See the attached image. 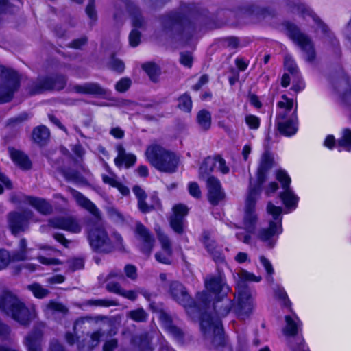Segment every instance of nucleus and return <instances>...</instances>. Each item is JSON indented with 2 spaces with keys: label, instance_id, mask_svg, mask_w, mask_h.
Here are the masks:
<instances>
[{
  "label": "nucleus",
  "instance_id": "9b49d317",
  "mask_svg": "<svg viewBox=\"0 0 351 351\" xmlns=\"http://www.w3.org/2000/svg\"><path fill=\"white\" fill-rule=\"evenodd\" d=\"M66 84V78L63 75H40L29 81L27 90L30 95H35L53 90H62Z\"/></svg>",
  "mask_w": 351,
  "mask_h": 351
},
{
  "label": "nucleus",
  "instance_id": "4d7b16f0",
  "mask_svg": "<svg viewBox=\"0 0 351 351\" xmlns=\"http://www.w3.org/2000/svg\"><path fill=\"white\" fill-rule=\"evenodd\" d=\"M203 243L208 252L212 250H216L219 246L216 244L215 241L210 238L208 232H204L203 234Z\"/></svg>",
  "mask_w": 351,
  "mask_h": 351
},
{
  "label": "nucleus",
  "instance_id": "a211bd4d",
  "mask_svg": "<svg viewBox=\"0 0 351 351\" xmlns=\"http://www.w3.org/2000/svg\"><path fill=\"white\" fill-rule=\"evenodd\" d=\"M208 189V200L213 206H217L226 198V193L222 189L221 182L215 176H209L206 179Z\"/></svg>",
  "mask_w": 351,
  "mask_h": 351
},
{
  "label": "nucleus",
  "instance_id": "a878e982",
  "mask_svg": "<svg viewBox=\"0 0 351 351\" xmlns=\"http://www.w3.org/2000/svg\"><path fill=\"white\" fill-rule=\"evenodd\" d=\"M232 300L226 295L217 296L213 302V308L219 317H226L232 308Z\"/></svg>",
  "mask_w": 351,
  "mask_h": 351
},
{
  "label": "nucleus",
  "instance_id": "7c9ffc66",
  "mask_svg": "<svg viewBox=\"0 0 351 351\" xmlns=\"http://www.w3.org/2000/svg\"><path fill=\"white\" fill-rule=\"evenodd\" d=\"M104 335L101 329L93 332L90 335V339H84L78 344L80 351H93L95 347L97 346L100 342V339Z\"/></svg>",
  "mask_w": 351,
  "mask_h": 351
},
{
  "label": "nucleus",
  "instance_id": "680f3d73",
  "mask_svg": "<svg viewBox=\"0 0 351 351\" xmlns=\"http://www.w3.org/2000/svg\"><path fill=\"white\" fill-rule=\"evenodd\" d=\"M47 307L49 310L60 312L64 314L68 312V309L65 306L61 303L56 302L54 301L49 302L47 304Z\"/></svg>",
  "mask_w": 351,
  "mask_h": 351
},
{
  "label": "nucleus",
  "instance_id": "e433bc0d",
  "mask_svg": "<svg viewBox=\"0 0 351 351\" xmlns=\"http://www.w3.org/2000/svg\"><path fill=\"white\" fill-rule=\"evenodd\" d=\"M62 174L67 181H71L75 184L82 185L88 184L87 180L77 170L68 169L63 171Z\"/></svg>",
  "mask_w": 351,
  "mask_h": 351
},
{
  "label": "nucleus",
  "instance_id": "5701e85b",
  "mask_svg": "<svg viewBox=\"0 0 351 351\" xmlns=\"http://www.w3.org/2000/svg\"><path fill=\"white\" fill-rule=\"evenodd\" d=\"M67 191H69L71 193V195L75 199L79 206L86 209L95 217H99L100 212L99 209L90 199L86 197L82 193H80L77 190L70 186L67 187Z\"/></svg>",
  "mask_w": 351,
  "mask_h": 351
},
{
  "label": "nucleus",
  "instance_id": "8fccbe9b",
  "mask_svg": "<svg viewBox=\"0 0 351 351\" xmlns=\"http://www.w3.org/2000/svg\"><path fill=\"white\" fill-rule=\"evenodd\" d=\"M157 237H158V239L161 244L162 250H167V254L169 255L171 253V251H173V250L171 248V243L169 237L166 234H165L163 232H162L160 230L157 231Z\"/></svg>",
  "mask_w": 351,
  "mask_h": 351
},
{
  "label": "nucleus",
  "instance_id": "052dcab7",
  "mask_svg": "<svg viewBox=\"0 0 351 351\" xmlns=\"http://www.w3.org/2000/svg\"><path fill=\"white\" fill-rule=\"evenodd\" d=\"M141 32L136 29H132L129 35V43L130 45L135 47L138 46L141 42Z\"/></svg>",
  "mask_w": 351,
  "mask_h": 351
},
{
  "label": "nucleus",
  "instance_id": "e2e57ef3",
  "mask_svg": "<svg viewBox=\"0 0 351 351\" xmlns=\"http://www.w3.org/2000/svg\"><path fill=\"white\" fill-rule=\"evenodd\" d=\"M107 282L108 283L106 285V289L110 293H114L120 295L123 290L121 285L119 282H112L110 280Z\"/></svg>",
  "mask_w": 351,
  "mask_h": 351
},
{
  "label": "nucleus",
  "instance_id": "de8ad7c7",
  "mask_svg": "<svg viewBox=\"0 0 351 351\" xmlns=\"http://www.w3.org/2000/svg\"><path fill=\"white\" fill-rule=\"evenodd\" d=\"M29 115L27 112H22L14 117L9 119L7 121L6 125L10 128L16 127L21 124L23 122L27 121Z\"/></svg>",
  "mask_w": 351,
  "mask_h": 351
},
{
  "label": "nucleus",
  "instance_id": "473e14b6",
  "mask_svg": "<svg viewBox=\"0 0 351 351\" xmlns=\"http://www.w3.org/2000/svg\"><path fill=\"white\" fill-rule=\"evenodd\" d=\"M31 251L30 248L27 247V240L22 238L19 243L18 249L12 252L11 259L13 261H23L29 259L28 253Z\"/></svg>",
  "mask_w": 351,
  "mask_h": 351
},
{
  "label": "nucleus",
  "instance_id": "39448f33",
  "mask_svg": "<svg viewBox=\"0 0 351 351\" xmlns=\"http://www.w3.org/2000/svg\"><path fill=\"white\" fill-rule=\"evenodd\" d=\"M169 293L178 304L186 308L196 311L198 315L206 311L210 303V298L206 292L197 293L194 301L189 295L186 287L178 281L170 282Z\"/></svg>",
  "mask_w": 351,
  "mask_h": 351
},
{
  "label": "nucleus",
  "instance_id": "7ed1b4c3",
  "mask_svg": "<svg viewBox=\"0 0 351 351\" xmlns=\"http://www.w3.org/2000/svg\"><path fill=\"white\" fill-rule=\"evenodd\" d=\"M0 310L23 326H28L36 317L33 305L26 306L16 295L8 290L0 293Z\"/></svg>",
  "mask_w": 351,
  "mask_h": 351
},
{
  "label": "nucleus",
  "instance_id": "393cba45",
  "mask_svg": "<svg viewBox=\"0 0 351 351\" xmlns=\"http://www.w3.org/2000/svg\"><path fill=\"white\" fill-rule=\"evenodd\" d=\"M25 201L43 215H50L53 212L52 205L45 199L33 196H25Z\"/></svg>",
  "mask_w": 351,
  "mask_h": 351
},
{
  "label": "nucleus",
  "instance_id": "bf43d9fd",
  "mask_svg": "<svg viewBox=\"0 0 351 351\" xmlns=\"http://www.w3.org/2000/svg\"><path fill=\"white\" fill-rule=\"evenodd\" d=\"M245 123L252 130H256L260 125V119L258 117L249 114L245 117Z\"/></svg>",
  "mask_w": 351,
  "mask_h": 351
},
{
  "label": "nucleus",
  "instance_id": "6ab92c4d",
  "mask_svg": "<svg viewBox=\"0 0 351 351\" xmlns=\"http://www.w3.org/2000/svg\"><path fill=\"white\" fill-rule=\"evenodd\" d=\"M43 326L40 325L34 327L32 330L25 337L24 344L27 351H42Z\"/></svg>",
  "mask_w": 351,
  "mask_h": 351
},
{
  "label": "nucleus",
  "instance_id": "603ef678",
  "mask_svg": "<svg viewBox=\"0 0 351 351\" xmlns=\"http://www.w3.org/2000/svg\"><path fill=\"white\" fill-rule=\"evenodd\" d=\"M284 65L285 69L291 74V75H298V66L290 55H286L284 58Z\"/></svg>",
  "mask_w": 351,
  "mask_h": 351
},
{
  "label": "nucleus",
  "instance_id": "c03bdc74",
  "mask_svg": "<svg viewBox=\"0 0 351 351\" xmlns=\"http://www.w3.org/2000/svg\"><path fill=\"white\" fill-rule=\"evenodd\" d=\"M107 65L110 69L119 73H123L125 69L124 62L121 60L117 58L114 54L111 55Z\"/></svg>",
  "mask_w": 351,
  "mask_h": 351
},
{
  "label": "nucleus",
  "instance_id": "338daca9",
  "mask_svg": "<svg viewBox=\"0 0 351 351\" xmlns=\"http://www.w3.org/2000/svg\"><path fill=\"white\" fill-rule=\"evenodd\" d=\"M95 1L88 0V3L86 8V12L89 18L93 21L97 20V12L95 9Z\"/></svg>",
  "mask_w": 351,
  "mask_h": 351
},
{
  "label": "nucleus",
  "instance_id": "2eb2a0df",
  "mask_svg": "<svg viewBox=\"0 0 351 351\" xmlns=\"http://www.w3.org/2000/svg\"><path fill=\"white\" fill-rule=\"evenodd\" d=\"M276 179L281 183L284 192L280 194V197L289 210L296 208L298 202V197L289 188L291 178L283 170H279L276 173Z\"/></svg>",
  "mask_w": 351,
  "mask_h": 351
},
{
  "label": "nucleus",
  "instance_id": "69168bd1",
  "mask_svg": "<svg viewBox=\"0 0 351 351\" xmlns=\"http://www.w3.org/2000/svg\"><path fill=\"white\" fill-rule=\"evenodd\" d=\"M87 42V37L84 36L81 38L73 40L72 42L68 44L67 47L69 48L80 49L82 46L85 45Z\"/></svg>",
  "mask_w": 351,
  "mask_h": 351
},
{
  "label": "nucleus",
  "instance_id": "f8f14e48",
  "mask_svg": "<svg viewBox=\"0 0 351 351\" xmlns=\"http://www.w3.org/2000/svg\"><path fill=\"white\" fill-rule=\"evenodd\" d=\"M20 87V77L14 70L0 65V104L10 101Z\"/></svg>",
  "mask_w": 351,
  "mask_h": 351
},
{
  "label": "nucleus",
  "instance_id": "774afa93",
  "mask_svg": "<svg viewBox=\"0 0 351 351\" xmlns=\"http://www.w3.org/2000/svg\"><path fill=\"white\" fill-rule=\"evenodd\" d=\"M146 199H143L141 200L138 201V208L143 213H149L150 211L155 209L154 204L149 205L146 202Z\"/></svg>",
  "mask_w": 351,
  "mask_h": 351
},
{
  "label": "nucleus",
  "instance_id": "f3484780",
  "mask_svg": "<svg viewBox=\"0 0 351 351\" xmlns=\"http://www.w3.org/2000/svg\"><path fill=\"white\" fill-rule=\"evenodd\" d=\"M48 225L53 228L62 229L71 233H79L82 230L77 219L73 216H60L49 219Z\"/></svg>",
  "mask_w": 351,
  "mask_h": 351
},
{
  "label": "nucleus",
  "instance_id": "a19ab883",
  "mask_svg": "<svg viewBox=\"0 0 351 351\" xmlns=\"http://www.w3.org/2000/svg\"><path fill=\"white\" fill-rule=\"evenodd\" d=\"M142 68L152 81L155 82L160 74V69L155 63L147 62L143 64Z\"/></svg>",
  "mask_w": 351,
  "mask_h": 351
},
{
  "label": "nucleus",
  "instance_id": "412c9836",
  "mask_svg": "<svg viewBox=\"0 0 351 351\" xmlns=\"http://www.w3.org/2000/svg\"><path fill=\"white\" fill-rule=\"evenodd\" d=\"M205 285L208 291L219 295H226L230 291L229 287L226 285L221 276H212L205 280Z\"/></svg>",
  "mask_w": 351,
  "mask_h": 351
},
{
  "label": "nucleus",
  "instance_id": "3c124183",
  "mask_svg": "<svg viewBox=\"0 0 351 351\" xmlns=\"http://www.w3.org/2000/svg\"><path fill=\"white\" fill-rule=\"evenodd\" d=\"M156 260L162 264L171 265L172 263L173 259V251H171V253L169 256L167 254V250H162L161 252H158L155 254Z\"/></svg>",
  "mask_w": 351,
  "mask_h": 351
},
{
  "label": "nucleus",
  "instance_id": "0e129e2a",
  "mask_svg": "<svg viewBox=\"0 0 351 351\" xmlns=\"http://www.w3.org/2000/svg\"><path fill=\"white\" fill-rule=\"evenodd\" d=\"M180 62L184 66L191 68L193 64V57L189 52H181L180 54Z\"/></svg>",
  "mask_w": 351,
  "mask_h": 351
},
{
  "label": "nucleus",
  "instance_id": "423d86ee",
  "mask_svg": "<svg viewBox=\"0 0 351 351\" xmlns=\"http://www.w3.org/2000/svg\"><path fill=\"white\" fill-rule=\"evenodd\" d=\"M145 155L149 162L160 171L171 173L177 169L178 159L176 156L159 145L149 146Z\"/></svg>",
  "mask_w": 351,
  "mask_h": 351
},
{
  "label": "nucleus",
  "instance_id": "6e6552de",
  "mask_svg": "<svg viewBox=\"0 0 351 351\" xmlns=\"http://www.w3.org/2000/svg\"><path fill=\"white\" fill-rule=\"evenodd\" d=\"M282 98L285 101H279L277 105L280 108H285V110L276 117V125L281 134L291 136L298 131L297 109L295 108L291 115L288 117V112L293 108V101L285 95H283Z\"/></svg>",
  "mask_w": 351,
  "mask_h": 351
},
{
  "label": "nucleus",
  "instance_id": "4c0bfd02",
  "mask_svg": "<svg viewBox=\"0 0 351 351\" xmlns=\"http://www.w3.org/2000/svg\"><path fill=\"white\" fill-rule=\"evenodd\" d=\"M286 326L283 330L284 334L287 336H295L298 332V323L300 322L298 317L295 319H293L291 316L287 315L285 317Z\"/></svg>",
  "mask_w": 351,
  "mask_h": 351
},
{
  "label": "nucleus",
  "instance_id": "20e7f679",
  "mask_svg": "<svg viewBox=\"0 0 351 351\" xmlns=\"http://www.w3.org/2000/svg\"><path fill=\"white\" fill-rule=\"evenodd\" d=\"M239 277V280L237 286V303L234 307V312L239 319H245L252 314L254 307L252 291L246 282H259L261 277L256 276L244 269L240 271Z\"/></svg>",
  "mask_w": 351,
  "mask_h": 351
},
{
  "label": "nucleus",
  "instance_id": "cd10ccee",
  "mask_svg": "<svg viewBox=\"0 0 351 351\" xmlns=\"http://www.w3.org/2000/svg\"><path fill=\"white\" fill-rule=\"evenodd\" d=\"M151 340L152 338L147 332L136 335L132 339V343L134 346V351H153Z\"/></svg>",
  "mask_w": 351,
  "mask_h": 351
},
{
  "label": "nucleus",
  "instance_id": "bb28decb",
  "mask_svg": "<svg viewBox=\"0 0 351 351\" xmlns=\"http://www.w3.org/2000/svg\"><path fill=\"white\" fill-rule=\"evenodd\" d=\"M312 17H313L314 21L317 23L318 29L321 30V32L326 36V42H328L330 43L331 47L333 49L334 53L337 56H339L341 53V49L339 47V43L336 37L333 35L332 33L330 32L328 27L324 24L317 17H314L312 14Z\"/></svg>",
  "mask_w": 351,
  "mask_h": 351
},
{
  "label": "nucleus",
  "instance_id": "f03ea898",
  "mask_svg": "<svg viewBox=\"0 0 351 351\" xmlns=\"http://www.w3.org/2000/svg\"><path fill=\"white\" fill-rule=\"evenodd\" d=\"M274 159L269 153L265 152L261 158V163L257 170L256 182L252 184L250 181L247 195L245 203L244 221L246 229L252 232L255 228L256 214L255 206L257 199L261 195L262 185L266 181L267 173L273 167Z\"/></svg>",
  "mask_w": 351,
  "mask_h": 351
},
{
  "label": "nucleus",
  "instance_id": "dca6fc26",
  "mask_svg": "<svg viewBox=\"0 0 351 351\" xmlns=\"http://www.w3.org/2000/svg\"><path fill=\"white\" fill-rule=\"evenodd\" d=\"M134 233L136 238L141 241L140 250L147 257L149 256L155 239L149 230L140 221L136 223Z\"/></svg>",
  "mask_w": 351,
  "mask_h": 351
},
{
  "label": "nucleus",
  "instance_id": "f704fd0d",
  "mask_svg": "<svg viewBox=\"0 0 351 351\" xmlns=\"http://www.w3.org/2000/svg\"><path fill=\"white\" fill-rule=\"evenodd\" d=\"M49 130L45 125L37 126L34 128L32 134V140L40 145L46 144L49 138Z\"/></svg>",
  "mask_w": 351,
  "mask_h": 351
},
{
  "label": "nucleus",
  "instance_id": "2f4dec72",
  "mask_svg": "<svg viewBox=\"0 0 351 351\" xmlns=\"http://www.w3.org/2000/svg\"><path fill=\"white\" fill-rule=\"evenodd\" d=\"M235 14L237 16L254 15L258 19H263L269 14V12L265 8H261L256 5H249L238 7L235 11Z\"/></svg>",
  "mask_w": 351,
  "mask_h": 351
},
{
  "label": "nucleus",
  "instance_id": "13d9d810",
  "mask_svg": "<svg viewBox=\"0 0 351 351\" xmlns=\"http://www.w3.org/2000/svg\"><path fill=\"white\" fill-rule=\"evenodd\" d=\"M11 261V256L8 251L5 250H0V270L8 267Z\"/></svg>",
  "mask_w": 351,
  "mask_h": 351
},
{
  "label": "nucleus",
  "instance_id": "49530a36",
  "mask_svg": "<svg viewBox=\"0 0 351 351\" xmlns=\"http://www.w3.org/2000/svg\"><path fill=\"white\" fill-rule=\"evenodd\" d=\"M342 84H346L349 87V90H348L346 93H344L341 96L342 101L347 104L348 106H351V84L347 80H341L340 82H336L335 84V88L337 90L338 92H340L339 87Z\"/></svg>",
  "mask_w": 351,
  "mask_h": 351
},
{
  "label": "nucleus",
  "instance_id": "4be33fe9",
  "mask_svg": "<svg viewBox=\"0 0 351 351\" xmlns=\"http://www.w3.org/2000/svg\"><path fill=\"white\" fill-rule=\"evenodd\" d=\"M73 89L77 93L89 94L102 97H106L109 93V90L95 82H86L82 85H75Z\"/></svg>",
  "mask_w": 351,
  "mask_h": 351
},
{
  "label": "nucleus",
  "instance_id": "c85d7f7f",
  "mask_svg": "<svg viewBox=\"0 0 351 351\" xmlns=\"http://www.w3.org/2000/svg\"><path fill=\"white\" fill-rule=\"evenodd\" d=\"M10 156L14 162L20 168L24 170L30 169L32 167V162L24 152L17 150L13 147L8 148Z\"/></svg>",
  "mask_w": 351,
  "mask_h": 351
},
{
  "label": "nucleus",
  "instance_id": "9d476101",
  "mask_svg": "<svg viewBox=\"0 0 351 351\" xmlns=\"http://www.w3.org/2000/svg\"><path fill=\"white\" fill-rule=\"evenodd\" d=\"M284 25L287 35L300 49L306 61L314 62L316 58V51L311 38L302 32L294 23L285 22Z\"/></svg>",
  "mask_w": 351,
  "mask_h": 351
},
{
  "label": "nucleus",
  "instance_id": "864d4df0",
  "mask_svg": "<svg viewBox=\"0 0 351 351\" xmlns=\"http://www.w3.org/2000/svg\"><path fill=\"white\" fill-rule=\"evenodd\" d=\"M128 316L135 322H145L147 319V314L143 308H138L136 310L130 311L128 313Z\"/></svg>",
  "mask_w": 351,
  "mask_h": 351
},
{
  "label": "nucleus",
  "instance_id": "6e6d98bb",
  "mask_svg": "<svg viewBox=\"0 0 351 351\" xmlns=\"http://www.w3.org/2000/svg\"><path fill=\"white\" fill-rule=\"evenodd\" d=\"M124 274L127 278L130 279L132 281H134L138 278L137 269L136 267L132 264H127L125 265Z\"/></svg>",
  "mask_w": 351,
  "mask_h": 351
},
{
  "label": "nucleus",
  "instance_id": "c9c22d12",
  "mask_svg": "<svg viewBox=\"0 0 351 351\" xmlns=\"http://www.w3.org/2000/svg\"><path fill=\"white\" fill-rule=\"evenodd\" d=\"M215 165V157L208 156L206 158L199 169V178L202 180L207 179L210 176V173L214 170Z\"/></svg>",
  "mask_w": 351,
  "mask_h": 351
},
{
  "label": "nucleus",
  "instance_id": "58836bf2",
  "mask_svg": "<svg viewBox=\"0 0 351 351\" xmlns=\"http://www.w3.org/2000/svg\"><path fill=\"white\" fill-rule=\"evenodd\" d=\"M129 12L132 18V25L135 28H143L145 25V21L139 8L136 6H130Z\"/></svg>",
  "mask_w": 351,
  "mask_h": 351
},
{
  "label": "nucleus",
  "instance_id": "b1692460",
  "mask_svg": "<svg viewBox=\"0 0 351 351\" xmlns=\"http://www.w3.org/2000/svg\"><path fill=\"white\" fill-rule=\"evenodd\" d=\"M160 319L165 329L179 343L184 342V331L174 325L170 315L166 313H161Z\"/></svg>",
  "mask_w": 351,
  "mask_h": 351
},
{
  "label": "nucleus",
  "instance_id": "c756f323",
  "mask_svg": "<svg viewBox=\"0 0 351 351\" xmlns=\"http://www.w3.org/2000/svg\"><path fill=\"white\" fill-rule=\"evenodd\" d=\"M117 156L114 159V163L118 167H121L125 164L126 168H129L134 165L136 158L134 154H127L124 147L121 145L117 146Z\"/></svg>",
  "mask_w": 351,
  "mask_h": 351
},
{
  "label": "nucleus",
  "instance_id": "0eeeda50",
  "mask_svg": "<svg viewBox=\"0 0 351 351\" xmlns=\"http://www.w3.org/2000/svg\"><path fill=\"white\" fill-rule=\"evenodd\" d=\"M268 213L271 215L274 221H269L267 228H261L258 232V238L269 248H273L277 241L278 236L282 232V208L276 206L271 202L267 206Z\"/></svg>",
  "mask_w": 351,
  "mask_h": 351
},
{
  "label": "nucleus",
  "instance_id": "72a5a7b5",
  "mask_svg": "<svg viewBox=\"0 0 351 351\" xmlns=\"http://www.w3.org/2000/svg\"><path fill=\"white\" fill-rule=\"evenodd\" d=\"M287 7L289 12L301 14L304 17L306 15L311 16L313 12L299 0H287Z\"/></svg>",
  "mask_w": 351,
  "mask_h": 351
},
{
  "label": "nucleus",
  "instance_id": "1a4fd4ad",
  "mask_svg": "<svg viewBox=\"0 0 351 351\" xmlns=\"http://www.w3.org/2000/svg\"><path fill=\"white\" fill-rule=\"evenodd\" d=\"M200 317L201 329L206 338H212L213 346L217 349L221 348L220 351H232L230 348L225 347V339L223 336V329L222 328L221 321L219 318L212 317L210 315L203 311L199 315Z\"/></svg>",
  "mask_w": 351,
  "mask_h": 351
},
{
  "label": "nucleus",
  "instance_id": "ddd939ff",
  "mask_svg": "<svg viewBox=\"0 0 351 351\" xmlns=\"http://www.w3.org/2000/svg\"><path fill=\"white\" fill-rule=\"evenodd\" d=\"M34 215V212L30 209L9 213L7 215V221L12 234L16 235L27 231L29 227V221Z\"/></svg>",
  "mask_w": 351,
  "mask_h": 351
},
{
  "label": "nucleus",
  "instance_id": "79ce46f5",
  "mask_svg": "<svg viewBox=\"0 0 351 351\" xmlns=\"http://www.w3.org/2000/svg\"><path fill=\"white\" fill-rule=\"evenodd\" d=\"M178 108L181 110L190 112L192 108V100L188 93H184L180 96L178 99Z\"/></svg>",
  "mask_w": 351,
  "mask_h": 351
},
{
  "label": "nucleus",
  "instance_id": "ea45409f",
  "mask_svg": "<svg viewBox=\"0 0 351 351\" xmlns=\"http://www.w3.org/2000/svg\"><path fill=\"white\" fill-rule=\"evenodd\" d=\"M197 120L199 127L203 130H208L211 125V114L206 110H201L197 115Z\"/></svg>",
  "mask_w": 351,
  "mask_h": 351
},
{
  "label": "nucleus",
  "instance_id": "37998d69",
  "mask_svg": "<svg viewBox=\"0 0 351 351\" xmlns=\"http://www.w3.org/2000/svg\"><path fill=\"white\" fill-rule=\"evenodd\" d=\"M27 289L33 293L36 298L39 299L44 298L49 294L48 289L43 287L40 284L36 282L29 285Z\"/></svg>",
  "mask_w": 351,
  "mask_h": 351
},
{
  "label": "nucleus",
  "instance_id": "aec40b11",
  "mask_svg": "<svg viewBox=\"0 0 351 351\" xmlns=\"http://www.w3.org/2000/svg\"><path fill=\"white\" fill-rule=\"evenodd\" d=\"M173 215L170 219V225L177 234L184 232V217L188 214V208L184 204H178L173 207Z\"/></svg>",
  "mask_w": 351,
  "mask_h": 351
},
{
  "label": "nucleus",
  "instance_id": "4468645a",
  "mask_svg": "<svg viewBox=\"0 0 351 351\" xmlns=\"http://www.w3.org/2000/svg\"><path fill=\"white\" fill-rule=\"evenodd\" d=\"M88 239L91 248L95 252L109 253L114 248L106 231L102 228L91 229Z\"/></svg>",
  "mask_w": 351,
  "mask_h": 351
},
{
  "label": "nucleus",
  "instance_id": "a18cd8bd",
  "mask_svg": "<svg viewBox=\"0 0 351 351\" xmlns=\"http://www.w3.org/2000/svg\"><path fill=\"white\" fill-rule=\"evenodd\" d=\"M337 145L345 149L347 151L351 150V130L345 129L343 131V135L337 141Z\"/></svg>",
  "mask_w": 351,
  "mask_h": 351
},
{
  "label": "nucleus",
  "instance_id": "5fc2aeb1",
  "mask_svg": "<svg viewBox=\"0 0 351 351\" xmlns=\"http://www.w3.org/2000/svg\"><path fill=\"white\" fill-rule=\"evenodd\" d=\"M132 85V81L128 77H123L115 84V89L119 93L126 92Z\"/></svg>",
  "mask_w": 351,
  "mask_h": 351
},
{
  "label": "nucleus",
  "instance_id": "09e8293b",
  "mask_svg": "<svg viewBox=\"0 0 351 351\" xmlns=\"http://www.w3.org/2000/svg\"><path fill=\"white\" fill-rule=\"evenodd\" d=\"M85 304L88 306L104 307H109L111 306L117 305V303L115 301L107 299L88 300L85 302Z\"/></svg>",
  "mask_w": 351,
  "mask_h": 351
},
{
  "label": "nucleus",
  "instance_id": "f257e3e1",
  "mask_svg": "<svg viewBox=\"0 0 351 351\" xmlns=\"http://www.w3.org/2000/svg\"><path fill=\"white\" fill-rule=\"evenodd\" d=\"M180 12H171L160 18L161 24L167 33L171 35H180L181 40L186 45L193 36L195 31V23L217 27L213 25L215 16L210 14L207 10H197L194 5L182 4Z\"/></svg>",
  "mask_w": 351,
  "mask_h": 351
}]
</instances>
